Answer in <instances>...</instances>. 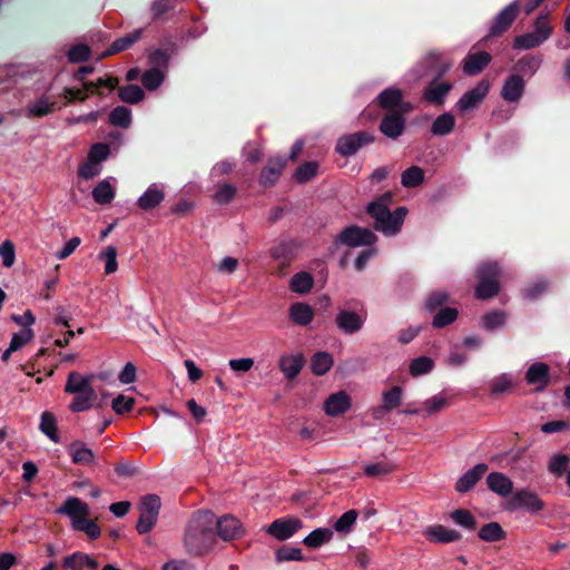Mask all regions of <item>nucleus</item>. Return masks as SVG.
I'll use <instances>...</instances> for the list:
<instances>
[{
  "label": "nucleus",
  "instance_id": "1",
  "mask_svg": "<svg viewBox=\"0 0 570 570\" xmlns=\"http://www.w3.org/2000/svg\"><path fill=\"white\" fill-rule=\"evenodd\" d=\"M215 514L209 510L198 511L189 521L184 544L189 554L200 556L215 544Z\"/></svg>",
  "mask_w": 570,
  "mask_h": 570
},
{
  "label": "nucleus",
  "instance_id": "2",
  "mask_svg": "<svg viewBox=\"0 0 570 570\" xmlns=\"http://www.w3.org/2000/svg\"><path fill=\"white\" fill-rule=\"evenodd\" d=\"M391 198L392 195L387 193L367 206V213L374 219L375 229L385 236H394L400 233L407 213L405 207H399L391 213L387 206Z\"/></svg>",
  "mask_w": 570,
  "mask_h": 570
},
{
  "label": "nucleus",
  "instance_id": "3",
  "mask_svg": "<svg viewBox=\"0 0 570 570\" xmlns=\"http://www.w3.org/2000/svg\"><path fill=\"white\" fill-rule=\"evenodd\" d=\"M91 380L92 375H82L75 371L68 374L65 392L75 395L69 406L72 412H83L94 407L97 394L91 386Z\"/></svg>",
  "mask_w": 570,
  "mask_h": 570
},
{
  "label": "nucleus",
  "instance_id": "4",
  "mask_svg": "<svg viewBox=\"0 0 570 570\" xmlns=\"http://www.w3.org/2000/svg\"><path fill=\"white\" fill-rule=\"evenodd\" d=\"M549 17V11L540 12L532 23V30L518 36L514 39L513 48L518 50H529L538 48L546 42L553 32Z\"/></svg>",
  "mask_w": 570,
  "mask_h": 570
},
{
  "label": "nucleus",
  "instance_id": "5",
  "mask_svg": "<svg viewBox=\"0 0 570 570\" xmlns=\"http://www.w3.org/2000/svg\"><path fill=\"white\" fill-rule=\"evenodd\" d=\"M479 284L475 296L479 299H489L499 293L500 268L495 262L482 263L478 266Z\"/></svg>",
  "mask_w": 570,
  "mask_h": 570
},
{
  "label": "nucleus",
  "instance_id": "6",
  "mask_svg": "<svg viewBox=\"0 0 570 570\" xmlns=\"http://www.w3.org/2000/svg\"><path fill=\"white\" fill-rule=\"evenodd\" d=\"M367 318V313L360 302L355 303V307L338 308L335 316V325L345 335L358 333Z\"/></svg>",
  "mask_w": 570,
  "mask_h": 570
},
{
  "label": "nucleus",
  "instance_id": "7",
  "mask_svg": "<svg viewBox=\"0 0 570 570\" xmlns=\"http://www.w3.org/2000/svg\"><path fill=\"white\" fill-rule=\"evenodd\" d=\"M160 507V498L156 494H147L141 498L138 505L140 515L136 527L140 534L148 533L155 527Z\"/></svg>",
  "mask_w": 570,
  "mask_h": 570
},
{
  "label": "nucleus",
  "instance_id": "8",
  "mask_svg": "<svg viewBox=\"0 0 570 570\" xmlns=\"http://www.w3.org/2000/svg\"><path fill=\"white\" fill-rule=\"evenodd\" d=\"M373 141L374 136L371 132L358 131L340 137L335 149L342 156H353L362 147L372 144Z\"/></svg>",
  "mask_w": 570,
  "mask_h": 570
},
{
  "label": "nucleus",
  "instance_id": "9",
  "mask_svg": "<svg viewBox=\"0 0 570 570\" xmlns=\"http://www.w3.org/2000/svg\"><path fill=\"white\" fill-rule=\"evenodd\" d=\"M507 508L509 510L523 509L530 513H538L544 508V503L537 493L522 489L512 494Z\"/></svg>",
  "mask_w": 570,
  "mask_h": 570
},
{
  "label": "nucleus",
  "instance_id": "10",
  "mask_svg": "<svg viewBox=\"0 0 570 570\" xmlns=\"http://www.w3.org/2000/svg\"><path fill=\"white\" fill-rule=\"evenodd\" d=\"M338 239L348 247H361L373 246L377 238L368 228L350 226L340 234Z\"/></svg>",
  "mask_w": 570,
  "mask_h": 570
},
{
  "label": "nucleus",
  "instance_id": "11",
  "mask_svg": "<svg viewBox=\"0 0 570 570\" xmlns=\"http://www.w3.org/2000/svg\"><path fill=\"white\" fill-rule=\"evenodd\" d=\"M490 90L488 80H481L475 87L468 90L455 104L461 112H468L478 108L484 100Z\"/></svg>",
  "mask_w": 570,
  "mask_h": 570
},
{
  "label": "nucleus",
  "instance_id": "12",
  "mask_svg": "<svg viewBox=\"0 0 570 570\" xmlns=\"http://www.w3.org/2000/svg\"><path fill=\"white\" fill-rule=\"evenodd\" d=\"M528 385L534 386V391L542 392L551 380L550 366L543 362L532 363L524 375Z\"/></svg>",
  "mask_w": 570,
  "mask_h": 570
},
{
  "label": "nucleus",
  "instance_id": "13",
  "mask_svg": "<svg viewBox=\"0 0 570 570\" xmlns=\"http://www.w3.org/2000/svg\"><path fill=\"white\" fill-rule=\"evenodd\" d=\"M303 523L296 518H281L268 527L267 532L279 541H285L292 538L301 528Z\"/></svg>",
  "mask_w": 570,
  "mask_h": 570
},
{
  "label": "nucleus",
  "instance_id": "14",
  "mask_svg": "<svg viewBox=\"0 0 570 570\" xmlns=\"http://www.w3.org/2000/svg\"><path fill=\"white\" fill-rule=\"evenodd\" d=\"M520 1H512L495 16L490 28V36H499L509 29L517 18Z\"/></svg>",
  "mask_w": 570,
  "mask_h": 570
},
{
  "label": "nucleus",
  "instance_id": "15",
  "mask_svg": "<svg viewBox=\"0 0 570 570\" xmlns=\"http://www.w3.org/2000/svg\"><path fill=\"white\" fill-rule=\"evenodd\" d=\"M217 529V534L224 541L235 540L243 535L244 529L240 521L234 515H223L220 519H215V525Z\"/></svg>",
  "mask_w": 570,
  "mask_h": 570
},
{
  "label": "nucleus",
  "instance_id": "16",
  "mask_svg": "<svg viewBox=\"0 0 570 570\" xmlns=\"http://www.w3.org/2000/svg\"><path fill=\"white\" fill-rule=\"evenodd\" d=\"M165 199V187L163 184L153 183L137 199L138 207L144 212L157 208Z\"/></svg>",
  "mask_w": 570,
  "mask_h": 570
},
{
  "label": "nucleus",
  "instance_id": "17",
  "mask_svg": "<svg viewBox=\"0 0 570 570\" xmlns=\"http://www.w3.org/2000/svg\"><path fill=\"white\" fill-rule=\"evenodd\" d=\"M424 538L432 543L445 544L459 541L461 534L454 529H449L441 524L428 527L423 530Z\"/></svg>",
  "mask_w": 570,
  "mask_h": 570
},
{
  "label": "nucleus",
  "instance_id": "18",
  "mask_svg": "<svg viewBox=\"0 0 570 570\" xmlns=\"http://www.w3.org/2000/svg\"><path fill=\"white\" fill-rule=\"evenodd\" d=\"M286 161L284 157L269 158L266 166L262 169L259 184L264 187L275 185L286 166Z\"/></svg>",
  "mask_w": 570,
  "mask_h": 570
},
{
  "label": "nucleus",
  "instance_id": "19",
  "mask_svg": "<svg viewBox=\"0 0 570 570\" xmlns=\"http://www.w3.org/2000/svg\"><path fill=\"white\" fill-rule=\"evenodd\" d=\"M525 82L520 75H510L501 88V97L509 104L518 102L524 94Z\"/></svg>",
  "mask_w": 570,
  "mask_h": 570
},
{
  "label": "nucleus",
  "instance_id": "20",
  "mask_svg": "<svg viewBox=\"0 0 570 570\" xmlns=\"http://www.w3.org/2000/svg\"><path fill=\"white\" fill-rule=\"evenodd\" d=\"M351 407V399L345 391L331 394L324 402V411L330 416L345 413Z\"/></svg>",
  "mask_w": 570,
  "mask_h": 570
},
{
  "label": "nucleus",
  "instance_id": "21",
  "mask_svg": "<svg viewBox=\"0 0 570 570\" xmlns=\"http://www.w3.org/2000/svg\"><path fill=\"white\" fill-rule=\"evenodd\" d=\"M491 61V56L485 51L470 52L463 59V72L468 76L480 73Z\"/></svg>",
  "mask_w": 570,
  "mask_h": 570
},
{
  "label": "nucleus",
  "instance_id": "22",
  "mask_svg": "<svg viewBox=\"0 0 570 570\" xmlns=\"http://www.w3.org/2000/svg\"><path fill=\"white\" fill-rule=\"evenodd\" d=\"M62 567L65 570H97L99 564L89 554L73 552L63 559Z\"/></svg>",
  "mask_w": 570,
  "mask_h": 570
},
{
  "label": "nucleus",
  "instance_id": "23",
  "mask_svg": "<svg viewBox=\"0 0 570 570\" xmlns=\"http://www.w3.org/2000/svg\"><path fill=\"white\" fill-rule=\"evenodd\" d=\"M75 464L90 465L96 462V455L82 441H73L67 449Z\"/></svg>",
  "mask_w": 570,
  "mask_h": 570
},
{
  "label": "nucleus",
  "instance_id": "24",
  "mask_svg": "<svg viewBox=\"0 0 570 570\" xmlns=\"http://www.w3.org/2000/svg\"><path fill=\"white\" fill-rule=\"evenodd\" d=\"M403 390L400 386H393L385 391L382 395V405L374 410L373 415L375 419L382 417L385 413L397 407L402 403Z\"/></svg>",
  "mask_w": 570,
  "mask_h": 570
},
{
  "label": "nucleus",
  "instance_id": "25",
  "mask_svg": "<svg viewBox=\"0 0 570 570\" xmlns=\"http://www.w3.org/2000/svg\"><path fill=\"white\" fill-rule=\"evenodd\" d=\"M404 127L405 119L397 114L386 115L380 124L381 132L390 139H397L403 134Z\"/></svg>",
  "mask_w": 570,
  "mask_h": 570
},
{
  "label": "nucleus",
  "instance_id": "26",
  "mask_svg": "<svg viewBox=\"0 0 570 570\" xmlns=\"http://www.w3.org/2000/svg\"><path fill=\"white\" fill-rule=\"evenodd\" d=\"M451 89V82L444 81L439 83L438 81L432 80V82L423 90V98L429 104L442 106Z\"/></svg>",
  "mask_w": 570,
  "mask_h": 570
},
{
  "label": "nucleus",
  "instance_id": "27",
  "mask_svg": "<svg viewBox=\"0 0 570 570\" xmlns=\"http://www.w3.org/2000/svg\"><path fill=\"white\" fill-rule=\"evenodd\" d=\"M487 471L488 465L485 463L474 465L458 480L455 485L456 491L460 493L468 492L476 484Z\"/></svg>",
  "mask_w": 570,
  "mask_h": 570
},
{
  "label": "nucleus",
  "instance_id": "28",
  "mask_svg": "<svg viewBox=\"0 0 570 570\" xmlns=\"http://www.w3.org/2000/svg\"><path fill=\"white\" fill-rule=\"evenodd\" d=\"M116 178L107 177L98 183L92 190V197L97 204H110L116 195Z\"/></svg>",
  "mask_w": 570,
  "mask_h": 570
},
{
  "label": "nucleus",
  "instance_id": "29",
  "mask_svg": "<svg viewBox=\"0 0 570 570\" xmlns=\"http://www.w3.org/2000/svg\"><path fill=\"white\" fill-rule=\"evenodd\" d=\"M488 488L501 497H507L512 492L513 483L509 476L501 472H491L487 476Z\"/></svg>",
  "mask_w": 570,
  "mask_h": 570
},
{
  "label": "nucleus",
  "instance_id": "30",
  "mask_svg": "<svg viewBox=\"0 0 570 570\" xmlns=\"http://www.w3.org/2000/svg\"><path fill=\"white\" fill-rule=\"evenodd\" d=\"M305 360L302 354L283 355L279 358V367L285 377L292 380L302 371Z\"/></svg>",
  "mask_w": 570,
  "mask_h": 570
},
{
  "label": "nucleus",
  "instance_id": "31",
  "mask_svg": "<svg viewBox=\"0 0 570 570\" xmlns=\"http://www.w3.org/2000/svg\"><path fill=\"white\" fill-rule=\"evenodd\" d=\"M541 65V55H527L517 61L514 69L521 77L524 76L531 78L540 69Z\"/></svg>",
  "mask_w": 570,
  "mask_h": 570
},
{
  "label": "nucleus",
  "instance_id": "32",
  "mask_svg": "<svg viewBox=\"0 0 570 570\" xmlns=\"http://www.w3.org/2000/svg\"><path fill=\"white\" fill-rule=\"evenodd\" d=\"M58 513L73 518H83L89 514V507L80 499L71 497L68 498L65 503L57 510Z\"/></svg>",
  "mask_w": 570,
  "mask_h": 570
},
{
  "label": "nucleus",
  "instance_id": "33",
  "mask_svg": "<svg viewBox=\"0 0 570 570\" xmlns=\"http://www.w3.org/2000/svg\"><path fill=\"white\" fill-rule=\"evenodd\" d=\"M425 65H436L434 81H438L450 70L452 67V60L443 53L430 52L423 57L422 66Z\"/></svg>",
  "mask_w": 570,
  "mask_h": 570
},
{
  "label": "nucleus",
  "instance_id": "34",
  "mask_svg": "<svg viewBox=\"0 0 570 570\" xmlns=\"http://www.w3.org/2000/svg\"><path fill=\"white\" fill-rule=\"evenodd\" d=\"M144 33L142 28L135 29L134 31L116 39L110 48L107 50L106 55H114L117 52L125 51L134 46L138 40L141 39Z\"/></svg>",
  "mask_w": 570,
  "mask_h": 570
},
{
  "label": "nucleus",
  "instance_id": "35",
  "mask_svg": "<svg viewBox=\"0 0 570 570\" xmlns=\"http://www.w3.org/2000/svg\"><path fill=\"white\" fill-rule=\"evenodd\" d=\"M289 317L295 324L306 326L313 321L314 312L306 303H294L289 307Z\"/></svg>",
  "mask_w": 570,
  "mask_h": 570
},
{
  "label": "nucleus",
  "instance_id": "36",
  "mask_svg": "<svg viewBox=\"0 0 570 570\" xmlns=\"http://www.w3.org/2000/svg\"><path fill=\"white\" fill-rule=\"evenodd\" d=\"M53 106V100L47 96H41L27 106L26 115L28 117H43L52 112Z\"/></svg>",
  "mask_w": 570,
  "mask_h": 570
},
{
  "label": "nucleus",
  "instance_id": "37",
  "mask_svg": "<svg viewBox=\"0 0 570 570\" xmlns=\"http://www.w3.org/2000/svg\"><path fill=\"white\" fill-rule=\"evenodd\" d=\"M455 126V119L450 112H444L436 117L431 126V132L434 136L450 135Z\"/></svg>",
  "mask_w": 570,
  "mask_h": 570
},
{
  "label": "nucleus",
  "instance_id": "38",
  "mask_svg": "<svg viewBox=\"0 0 570 570\" xmlns=\"http://www.w3.org/2000/svg\"><path fill=\"white\" fill-rule=\"evenodd\" d=\"M334 531L330 528H317L306 535L303 543L309 548H318L332 540Z\"/></svg>",
  "mask_w": 570,
  "mask_h": 570
},
{
  "label": "nucleus",
  "instance_id": "39",
  "mask_svg": "<svg viewBox=\"0 0 570 570\" xmlns=\"http://www.w3.org/2000/svg\"><path fill=\"white\" fill-rule=\"evenodd\" d=\"M334 360L328 352H317L311 360V368L315 375L326 374L333 366Z\"/></svg>",
  "mask_w": 570,
  "mask_h": 570
},
{
  "label": "nucleus",
  "instance_id": "40",
  "mask_svg": "<svg viewBox=\"0 0 570 570\" xmlns=\"http://www.w3.org/2000/svg\"><path fill=\"white\" fill-rule=\"evenodd\" d=\"M357 518L358 512L356 510H348L335 521L332 530H335L342 535H346L352 532Z\"/></svg>",
  "mask_w": 570,
  "mask_h": 570
},
{
  "label": "nucleus",
  "instance_id": "41",
  "mask_svg": "<svg viewBox=\"0 0 570 570\" xmlns=\"http://www.w3.org/2000/svg\"><path fill=\"white\" fill-rule=\"evenodd\" d=\"M507 318V314L503 311H491L483 315L481 326L488 332H493L503 327Z\"/></svg>",
  "mask_w": 570,
  "mask_h": 570
},
{
  "label": "nucleus",
  "instance_id": "42",
  "mask_svg": "<svg viewBox=\"0 0 570 570\" xmlns=\"http://www.w3.org/2000/svg\"><path fill=\"white\" fill-rule=\"evenodd\" d=\"M166 73L165 70L159 68H149L141 75V82L147 90H156L164 82Z\"/></svg>",
  "mask_w": 570,
  "mask_h": 570
},
{
  "label": "nucleus",
  "instance_id": "43",
  "mask_svg": "<svg viewBox=\"0 0 570 570\" xmlns=\"http://www.w3.org/2000/svg\"><path fill=\"white\" fill-rule=\"evenodd\" d=\"M423 65V58L413 67L406 75L405 79L409 83H415L422 78L432 77V80H434L435 69L436 65Z\"/></svg>",
  "mask_w": 570,
  "mask_h": 570
},
{
  "label": "nucleus",
  "instance_id": "44",
  "mask_svg": "<svg viewBox=\"0 0 570 570\" xmlns=\"http://www.w3.org/2000/svg\"><path fill=\"white\" fill-rule=\"evenodd\" d=\"M379 105L384 109H393L402 101V91L395 87H389L377 96Z\"/></svg>",
  "mask_w": 570,
  "mask_h": 570
},
{
  "label": "nucleus",
  "instance_id": "45",
  "mask_svg": "<svg viewBox=\"0 0 570 570\" xmlns=\"http://www.w3.org/2000/svg\"><path fill=\"white\" fill-rule=\"evenodd\" d=\"M550 283L547 279H537L522 289V296L527 301L539 299L549 289Z\"/></svg>",
  "mask_w": 570,
  "mask_h": 570
},
{
  "label": "nucleus",
  "instance_id": "46",
  "mask_svg": "<svg viewBox=\"0 0 570 570\" xmlns=\"http://www.w3.org/2000/svg\"><path fill=\"white\" fill-rule=\"evenodd\" d=\"M109 121L116 127L127 129L132 121L131 110L125 106H118L109 114Z\"/></svg>",
  "mask_w": 570,
  "mask_h": 570
},
{
  "label": "nucleus",
  "instance_id": "47",
  "mask_svg": "<svg viewBox=\"0 0 570 570\" xmlns=\"http://www.w3.org/2000/svg\"><path fill=\"white\" fill-rule=\"evenodd\" d=\"M449 403V396L444 392H441L425 400L422 406L426 415H434L446 407Z\"/></svg>",
  "mask_w": 570,
  "mask_h": 570
},
{
  "label": "nucleus",
  "instance_id": "48",
  "mask_svg": "<svg viewBox=\"0 0 570 570\" xmlns=\"http://www.w3.org/2000/svg\"><path fill=\"white\" fill-rule=\"evenodd\" d=\"M40 431L46 434L52 442L59 443L60 436L57 430V421L55 416L49 412H43L41 414Z\"/></svg>",
  "mask_w": 570,
  "mask_h": 570
},
{
  "label": "nucleus",
  "instance_id": "49",
  "mask_svg": "<svg viewBox=\"0 0 570 570\" xmlns=\"http://www.w3.org/2000/svg\"><path fill=\"white\" fill-rule=\"evenodd\" d=\"M514 380L511 374L502 373L490 381V391L492 394H503L512 390Z\"/></svg>",
  "mask_w": 570,
  "mask_h": 570
},
{
  "label": "nucleus",
  "instance_id": "50",
  "mask_svg": "<svg viewBox=\"0 0 570 570\" xmlns=\"http://www.w3.org/2000/svg\"><path fill=\"white\" fill-rule=\"evenodd\" d=\"M504 537L505 533L498 522L487 523L479 531V538L485 542L500 541Z\"/></svg>",
  "mask_w": 570,
  "mask_h": 570
},
{
  "label": "nucleus",
  "instance_id": "51",
  "mask_svg": "<svg viewBox=\"0 0 570 570\" xmlns=\"http://www.w3.org/2000/svg\"><path fill=\"white\" fill-rule=\"evenodd\" d=\"M424 179V171L419 166H411L401 175V183L406 188L419 186Z\"/></svg>",
  "mask_w": 570,
  "mask_h": 570
},
{
  "label": "nucleus",
  "instance_id": "52",
  "mask_svg": "<svg viewBox=\"0 0 570 570\" xmlns=\"http://www.w3.org/2000/svg\"><path fill=\"white\" fill-rule=\"evenodd\" d=\"M395 470V464L391 461L383 460L375 463H370L364 466V473L367 476L380 478L392 473Z\"/></svg>",
  "mask_w": 570,
  "mask_h": 570
},
{
  "label": "nucleus",
  "instance_id": "53",
  "mask_svg": "<svg viewBox=\"0 0 570 570\" xmlns=\"http://www.w3.org/2000/svg\"><path fill=\"white\" fill-rule=\"evenodd\" d=\"M179 0H153L150 3L151 20L157 21L167 12L174 10Z\"/></svg>",
  "mask_w": 570,
  "mask_h": 570
},
{
  "label": "nucleus",
  "instance_id": "54",
  "mask_svg": "<svg viewBox=\"0 0 570 570\" xmlns=\"http://www.w3.org/2000/svg\"><path fill=\"white\" fill-rule=\"evenodd\" d=\"M119 98L127 104H138L145 98L144 90L137 85H128L119 89Z\"/></svg>",
  "mask_w": 570,
  "mask_h": 570
},
{
  "label": "nucleus",
  "instance_id": "55",
  "mask_svg": "<svg viewBox=\"0 0 570 570\" xmlns=\"http://www.w3.org/2000/svg\"><path fill=\"white\" fill-rule=\"evenodd\" d=\"M570 458L566 454H554L548 461V471L554 476H561L566 471L568 472Z\"/></svg>",
  "mask_w": 570,
  "mask_h": 570
},
{
  "label": "nucleus",
  "instance_id": "56",
  "mask_svg": "<svg viewBox=\"0 0 570 570\" xmlns=\"http://www.w3.org/2000/svg\"><path fill=\"white\" fill-rule=\"evenodd\" d=\"M71 523L73 529L85 532L90 539H97L100 535L99 527L87 517L73 518Z\"/></svg>",
  "mask_w": 570,
  "mask_h": 570
},
{
  "label": "nucleus",
  "instance_id": "57",
  "mask_svg": "<svg viewBox=\"0 0 570 570\" xmlns=\"http://www.w3.org/2000/svg\"><path fill=\"white\" fill-rule=\"evenodd\" d=\"M313 286V277L305 272L295 274L291 279V289L298 294H306Z\"/></svg>",
  "mask_w": 570,
  "mask_h": 570
},
{
  "label": "nucleus",
  "instance_id": "58",
  "mask_svg": "<svg viewBox=\"0 0 570 570\" xmlns=\"http://www.w3.org/2000/svg\"><path fill=\"white\" fill-rule=\"evenodd\" d=\"M434 367V361L429 356H420L414 358L410 364V373L412 376H420L430 373Z\"/></svg>",
  "mask_w": 570,
  "mask_h": 570
},
{
  "label": "nucleus",
  "instance_id": "59",
  "mask_svg": "<svg viewBox=\"0 0 570 570\" xmlns=\"http://www.w3.org/2000/svg\"><path fill=\"white\" fill-rule=\"evenodd\" d=\"M275 559L277 562L302 561L304 560V557L299 548L292 546H283L276 551Z\"/></svg>",
  "mask_w": 570,
  "mask_h": 570
},
{
  "label": "nucleus",
  "instance_id": "60",
  "mask_svg": "<svg viewBox=\"0 0 570 570\" xmlns=\"http://www.w3.org/2000/svg\"><path fill=\"white\" fill-rule=\"evenodd\" d=\"M458 309L454 307H444L441 308L433 318V326L436 328L444 327L451 323H453L458 317Z\"/></svg>",
  "mask_w": 570,
  "mask_h": 570
},
{
  "label": "nucleus",
  "instance_id": "61",
  "mask_svg": "<svg viewBox=\"0 0 570 570\" xmlns=\"http://www.w3.org/2000/svg\"><path fill=\"white\" fill-rule=\"evenodd\" d=\"M237 191V187L233 184H223L218 186L215 191L213 198L214 202L218 205H225L232 202Z\"/></svg>",
  "mask_w": 570,
  "mask_h": 570
},
{
  "label": "nucleus",
  "instance_id": "62",
  "mask_svg": "<svg viewBox=\"0 0 570 570\" xmlns=\"http://www.w3.org/2000/svg\"><path fill=\"white\" fill-rule=\"evenodd\" d=\"M451 519L455 524L468 529L473 530L476 527V522L472 513L464 509H458L451 513Z\"/></svg>",
  "mask_w": 570,
  "mask_h": 570
},
{
  "label": "nucleus",
  "instance_id": "63",
  "mask_svg": "<svg viewBox=\"0 0 570 570\" xmlns=\"http://www.w3.org/2000/svg\"><path fill=\"white\" fill-rule=\"evenodd\" d=\"M99 258L105 262V273L112 274L118 268L117 250L114 246H107L100 254Z\"/></svg>",
  "mask_w": 570,
  "mask_h": 570
},
{
  "label": "nucleus",
  "instance_id": "64",
  "mask_svg": "<svg viewBox=\"0 0 570 570\" xmlns=\"http://www.w3.org/2000/svg\"><path fill=\"white\" fill-rule=\"evenodd\" d=\"M35 334L31 327H24L19 333H14L11 337L10 351L17 352L33 338Z\"/></svg>",
  "mask_w": 570,
  "mask_h": 570
}]
</instances>
